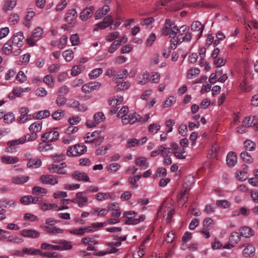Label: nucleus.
Returning a JSON list of instances; mask_svg holds the SVG:
<instances>
[{
  "instance_id": "30",
  "label": "nucleus",
  "mask_w": 258,
  "mask_h": 258,
  "mask_svg": "<svg viewBox=\"0 0 258 258\" xmlns=\"http://www.w3.org/2000/svg\"><path fill=\"white\" fill-rule=\"evenodd\" d=\"M149 236H148L146 239L143 241L140 246L139 248L138 251L134 253V258H141L142 257L144 254L145 253V244L147 243V241L149 240Z\"/></svg>"
},
{
  "instance_id": "18",
  "label": "nucleus",
  "mask_w": 258,
  "mask_h": 258,
  "mask_svg": "<svg viewBox=\"0 0 258 258\" xmlns=\"http://www.w3.org/2000/svg\"><path fill=\"white\" fill-rule=\"evenodd\" d=\"M96 199L99 201L110 200H114L116 196L113 192H98L96 195Z\"/></svg>"
},
{
  "instance_id": "48",
  "label": "nucleus",
  "mask_w": 258,
  "mask_h": 258,
  "mask_svg": "<svg viewBox=\"0 0 258 258\" xmlns=\"http://www.w3.org/2000/svg\"><path fill=\"white\" fill-rule=\"evenodd\" d=\"M76 139V136L73 135L67 134L62 138V142L64 144L69 145Z\"/></svg>"
},
{
  "instance_id": "43",
  "label": "nucleus",
  "mask_w": 258,
  "mask_h": 258,
  "mask_svg": "<svg viewBox=\"0 0 258 258\" xmlns=\"http://www.w3.org/2000/svg\"><path fill=\"white\" fill-rule=\"evenodd\" d=\"M200 72V70L197 68H191L187 73V78L188 79H192L198 76Z\"/></svg>"
},
{
  "instance_id": "21",
  "label": "nucleus",
  "mask_w": 258,
  "mask_h": 258,
  "mask_svg": "<svg viewBox=\"0 0 258 258\" xmlns=\"http://www.w3.org/2000/svg\"><path fill=\"white\" fill-rule=\"evenodd\" d=\"M109 11V7L108 5H105L96 11L94 17L96 20L100 19L106 15Z\"/></svg>"
},
{
  "instance_id": "8",
  "label": "nucleus",
  "mask_w": 258,
  "mask_h": 258,
  "mask_svg": "<svg viewBox=\"0 0 258 258\" xmlns=\"http://www.w3.org/2000/svg\"><path fill=\"white\" fill-rule=\"evenodd\" d=\"M113 23L112 17L111 15H108L104 17L101 22L95 25L96 27L94 28V31H98V29H104L112 25Z\"/></svg>"
},
{
  "instance_id": "3",
  "label": "nucleus",
  "mask_w": 258,
  "mask_h": 258,
  "mask_svg": "<svg viewBox=\"0 0 258 258\" xmlns=\"http://www.w3.org/2000/svg\"><path fill=\"white\" fill-rule=\"evenodd\" d=\"M167 202V201H165L160 206L158 215V216H163L164 218L166 220L167 222L169 223L174 214V210L172 207L171 203H170L168 204Z\"/></svg>"
},
{
  "instance_id": "17",
  "label": "nucleus",
  "mask_w": 258,
  "mask_h": 258,
  "mask_svg": "<svg viewBox=\"0 0 258 258\" xmlns=\"http://www.w3.org/2000/svg\"><path fill=\"white\" fill-rule=\"evenodd\" d=\"M24 37L21 32L16 33L13 38L12 44L16 47H21L24 44Z\"/></svg>"
},
{
  "instance_id": "11",
  "label": "nucleus",
  "mask_w": 258,
  "mask_h": 258,
  "mask_svg": "<svg viewBox=\"0 0 258 258\" xmlns=\"http://www.w3.org/2000/svg\"><path fill=\"white\" fill-rule=\"evenodd\" d=\"M100 86L101 84L99 82H88L83 85L82 90L83 92L87 93L98 89Z\"/></svg>"
},
{
  "instance_id": "31",
  "label": "nucleus",
  "mask_w": 258,
  "mask_h": 258,
  "mask_svg": "<svg viewBox=\"0 0 258 258\" xmlns=\"http://www.w3.org/2000/svg\"><path fill=\"white\" fill-rule=\"evenodd\" d=\"M90 213L94 216H104L108 213V210L104 208H94L91 210Z\"/></svg>"
},
{
  "instance_id": "10",
  "label": "nucleus",
  "mask_w": 258,
  "mask_h": 258,
  "mask_svg": "<svg viewBox=\"0 0 258 258\" xmlns=\"http://www.w3.org/2000/svg\"><path fill=\"white\" fill-rule=\"evenodd\" d=\"M67 106L69 107L74 108L77 111L80 112H85L88 109V107L86 104H80L79 101L74 99L70 100L67 103Z\"/></svg>"
},
{
  "instance_id": "29",
  "label": "nucleus",
  "mask_w": 258,
  "mask_h": 258,
  "mask_svg": "<svg viewBox=\"0 0 258 258\" xmlns=\"http://www.w3.org/2000/svg\"><path fill=\"white\" fill-rule=\"evenodd\" d=\"M192 38V34L191 32H188L184 34H179L177 37V43L180 44L183 41L189 42Z\"/></svg>"
},
{
  "instance_id": "9",
  "label": "nucleus",
  "mask_w": 258,
  "mask_h": 258,
  "mask_svg": "<svg viewBox=\"0 0 258 258\" xmlns=\"http://www.w3.org/2000/svg\"><path fill=\"white\" fill-rule=\"evenodd\" d=\"M52 243L57 244L56 250H67L72 248L71 242L65 240H52Z\"/></svg>"
},
{
  "instance_id": "27",
  "label": "nucleus",
  "mask_w": 258,
  "mask_h": 258,
  "mask_svg": "<svg viewBox=\"0 0 258 258\" xmlns=\"http://www.w3.org/2000/svg\"><path fill=\"white\" fill-rule=\"evenodd\" d=\"M72 176L74 178L78 180H82L86 182L89 181V177L86 173L83 172L76 171L73 173Z\"/></svg>"
},
{
  "instance_id": "15",
  "label": "nucleus",
  "mask_w": 258,
  "mask_h": 258,
  "mask_svg": "<svg viewBox=\"0 0 258 258\" xmlns=\"http://www.w3.org/2000/svg\"><path fill=\"white\" fill-rule=\"evenodd\" d=\"M204 27V25L202 24V23L198 21H196L192 23L191 25V30L193 32H198L197 36V39H199L202 35Z\"/></svg>"
},
{
  "instance_id": "23",
  "label": "nucleus",
  "mask_w": 258,
  "mask_h": 258,
  "mask_svg": "<svg viewBox=\"0 0 258 258\" xmlns=\"http://www.w3.org/2000/svg\"><path fill=\"white\" fill-rule=\"evenodd\" d=\"M240 235L244 238H248L254 235V231L249 227L244 226L240 230Z\"/></svg>"
},
{
  "instance_id": "24",
  "label": "nucleus",
  "mask_w": 258,
  "mask_h": 258,
  "mask_svg": "<svg viewBox=\"0 0 258 258\" xmlns=\"http://www.w3.org/2000/svg\"><path fill=\"white\" fill-rule=\"evenodd\" d=\"M135 163L137 166L140 167L141 170H145L148 168L149 166L147 158L144 157H139L137 158L135 160Z\"/></svg>"
},
{
  "instance_id": "2",
  "label": "nucleus",
  "mask_w": 258,
  "mask_h": 258,
  "mask_svg": "<svg viewBox=\"0 0 258 258\" xmlns=\"http://www.w3.org/2000/svg\"><path fill=\"white\" fill-rule=\"evenodd\" d=\"M85 143H90L94 147L100 145L103 142L104 138L101 136V132L95 131L87 133L84 137Z\"/></svg>"
},
{
  "instance_id": "62",
  "label": "nucleus",
  "mask_w": 258,
  "mask_h": 258,
  "mask_svg": "<svg viewBox=\"0 0 258 258\" xmlns=\"http://www.w3.org/2000/svg\"><path fill=\"white\" fill-rule=\"evenodd\" d=\"M84 69V67L82 65H78L73 67L71 72V75L76 76L79 75Z\"/></svg>"
},
{
  "instance_id": "47",
  "label": "nucleus",
  "mask_w": 258,
  "mask_h": 258,
  "mask_svg": "<svg viewBox=\"0 0 258 258\" xmlns=\"http://www.w3.org/2000/svg\"><path fill=\"white\" fill-rule=\"evenodd\" d=\"M24 255L25 254L36 255L41 254V251L39 249H33L29 248H24L23 249Z\"/></svg>"
},
{
  "instance_id": "38",
  "label": "nucleus",
  "mask_w": 258,
  "mask_h": 258,
  "mask_svg": "<svg viewBox=\"0 0 258 258\" xmlns=\"http://www.w3.org/2000/svg\"><path fill=\"white\" fill-rule=\"evenodd\" d=\"M0 205L6 208L15 207L16 206V203L12 200L2 199L0 200Z\"/></svg>"
},
{
  "instance_id": "28",
  "label": "nucleus",
  "mask_w": 258,
  "mask_h": 258,
  "mask_svg": "<svg viewBox=\"0 0 258 258\" xmlns=\"http://www.w3.org/2000/svg\"><path fill=\"white\" fill-rule=\"evenodd\" d=\"M227 164L229 167L234 166L237 163V157L235 153L230 152L227 156Z\"/></svg>"
},
{
  "instance_id": "14",
  "label": "nucleus",
  "mask_w": 258,
  "mask_h": 258,
  "mask_svg": "<svg viewBox=\"0 0 258 258\" xmlns=\"http://www.w3.org/2000/svg\"><path fill=\"white\" fill-rule=\"evenodd\" d=\"M21 235L25 237L36 238L39 237L40 232L35 229H24L20 232Z\"/></svg>"
},
{
  "instance_id": "53",
  "label": "nucleus",
  "mask_w": 258,
  "mask_h": 258,
  "mask_svg": "<svg viewBox=\"0 0 258 258\" xmlns=\"http://www.w3.org/2000/svg\"><path fill=\"white\" fill-rule=\"evenodd\" d=\"M14 47L13 44L12 45L10 44L9 41H8L3 47V51L6 54H9L12 53L13 50L14 49Z\"/></svg>"
},
{
  "instance_id": "13",
  "label": "nucleus",
  "mask_w": 258,
  "mask_h": 258,
  "mask_svg": "<svg viewBox=\"0 0 258 258\" xmlns=\"http://www.w3.org/2000/svg\"><path fill=\"white\" fill-rule=\"evenodd\" d=\"M40 227L44 230L46 232L53 235H57L58 234H62L63 232V230L58 228L54 225L50 226L47 225H40Z\"/></svg>"
},
{
  "instance_id": "58",
  "label": "nucleus",
  "mask_w": 258,
  "mask_h": 258,
  "mask_svg": "<svg viewBox=\"0 0 258 258\" xmlns=\"http://www.w3.org/2000/svg\"><path fill=\"white\" fill-rule=\"evenodd\" d=\"M42 256L48 258H60L61 255L56 252H47L43 253L41 251V254H40Z\"/></svg>"
},
{
  "instance_id": "37",
  "label": "nucleus",
  "mask_w": 258,
  "mask_h": 258,
  "mask_svg": "<svg viewBox=\"0 0 258 258\" xmlns=\"http://www.w3.org/2000/svg\"><path fill=\"white\" fill-rule=\"evenodd\" d=\"M6 240L8 242L17 244L21 243L24 241V239L16 235H11L7 236Z\"/></svg>"
},
{
  "instance_id": "41",
  "label": "nucleus",
  "mask_w": 258,
  "mask_h": 258,
  "mask_svg": "<svg viewBox=\"0 0 258 258\" xmlns=\"http://www.w3.org/2000/svg\"><path fill=\"white\" fill-rule=\"evenodd\" d=\"M1 161L4 164H14L18 162V159L16 157L4 156L1 157Z\"/></svg>"
},
{
  "instance_id": "4",
  "label": "nucleus",
  "mask_w": 258,
  "mask_h": 258,
  "mask_svg": "<svg viewBox=\"0 0 258 258\" xmlns=\"http://www.w3.org/2000/svg\"><path fill=\"white\" fill-rule=\"evenodd\" d=\"M87 148L85 145L76 144L70 146L67 150V155L69 156H79L86 152Z\"/></svg>"
},
{
  "instance_id": "46",
  "label": "nucleus",
  "mask_w": 258,
  "mask_h": 258,
  "mask_svg": "<svg viewBox=\"0 0 258 258\" xmlns=\"http://www.w3.org/2000/svg\"><path fill=\"white\" fill-rule=\"evenodd\" d=\"M38 137V135L36 134L31 133L26 134L25 136L22 137L24 140V143L26 142H33L35 141Z\"/></svg>"
},
{
  "instance_id": "60",
  "label": "nucleus",
  "mask_w": 258,
  "mask_h": 258,
  "mask_svg": "<svg viewBox=\"0 0 258 258\" xmlns=\"http://www.w3.org/2000/svg\"><path fill=\"white\" fill-rule=\"evenodd\" d=\"M216 205L217 206L223 209H228L231 206L230 202L225 200L217 201Z\"/></svg>"
},
{
  "instance_id": "32",
  "label": "nucleus",
  "mask_w": 258,
  "mask_h": 258,
  "mask_svg": "<svg viewBox=\"0 0 258 258\" xmlns=\"http://www.w3.org/2000/svg\"><path fill=\"white\" fill-rule=\"evenodd\" d=\"M188 197V195L185 190L181 191L177 196L178 205L183 206L186 202Z\"/></svg>"
},
{
  "instance_id": "35",
  "label": "nucleus",
  "mask_w": 258,
  "mask_h": 258,
  "mask_svg": "<svg viewBox=\"0 0 258 258\" xmlns=\"http://www.w3.org/2000/svg\"><path fill=\"white\" fill-rule=\"evenodd\" d=\"M29 179V177L25 175L16 176L12 178V181L15 184H23L27 182Z\"/></svg>"
},
{
  "instance_id": "49",
  "label": "nucleus",
  "mask_w": 258,
  "mask_h": 258,
  "mask_svg": "<svg viewBox=\"0 0 258 258\" xmlns=\"http://www.w3.org/2000/svg\"><path fill=\"white\" fill-rule=\"evenodd\" d=\"M176 102V99L173 96H170L167 98L165 101L162 104V107L163 108H167L171 106Z\"/></svg>"
},
{
  "instance_id": "40",
  "label": "nucleus",
  "mask_w": 258,
  "mask_h": 258,
  "mask_svg": "<svg viewBox=\"0 0 258 258\" xmlns=\"http://www.w3.org/2000/svg\"><path fill=\"white\" fill-rule=\"evenodd\" d=\"M16 5V0H6L3 6V10L7 12L12 10Z\"/></svg>"
},
{
  "instance_id": "7",
  "label": "nucleus",
  "mask_w": 258,
  "mask_h": 258,
  "mask_svg": "<svg viewBox=\"0 0 258 258\" xmlns=\"http://www.w3.org/2000/svg\"><path fill=\"white\" fill-rule=\"evenodd\" d=\"M59 137L57 131H51L43 134L41 136V140L43 142H53L57 141Z\"/></svg>"
},
{
  "instance_id": "50",
  "label": "nucleus",
  "mask_w": 258,
  "mask_h": 258,
  "mask_svg": "<svg viewBox=\"0 0 258 258\" xmlns=\"http://www.w3.org/2000/svg\"><path fill=\"white\" fill-rule=\"evenodd\" d=\"M32 192L34 195H41L42 196L45 195L47 193V190L43 187L40 186H34L32 190Z\"/></svg>"
},
{
  "instance_id": "36",
  "label": "nucleus",
  "mask_w": 258,
  "mask_h": 258,
  "mask_svg": "<svg viewBox=\"0 0 258 258\" xmlns=\"http://www.w3.org/2000/svg\"><path fill=\"white\" fill-rule=\"evenodd\" d=\"M255 253V248L252 244L247 245L243 249L242 254L245 256H250Z\"/></svg>"
},
{
  "instance_id": "52",
  "label": "nucleus",
  "mask_w": 258,
  "mask_h": 258,
  "mask_svg": "<svg viewBox=\"0 0 258 258\" xmlns=\"http://www.w3.org/2000/svg\"><path fill=\"white\" fill-rule=\"evenodd\" d=\"M244 148L248 151H253L255 149V144L251 140H247L244 143Z\"/></svg>"
},
{
  "instance_id": "57",
  "label": "nucleus",
  "mask_w": 258,
  "mask_h": 258,
  "mask_svg": "<svg viewBox=\"0 0 258 258\" xmlns=\"http://www.w3.org/2000/svg\"><path fill=\"white\" fill-rule=\"evenodd\" d=\"M161 126L159 124L154 123L148 126L149 132L152 134H156L160 129Z\"/></svg>"
},
{
  "instance_id": "6",
  "label": "nucleus",
  "mask_w": 258,
  "mask_h": 258,
  "mask_svg": "<svg viewBox=\"0 0 258 258\" xmlns=\"http://www.w3.org/2000/svg\"><path fill=\"white\" fill-rule=\"evenodd\" d=\"M123 101V97L120 95L114 96L109 99V104L113 107L110 110L112 113H116L118 109L117 106L121 104Z\"/></svg>"
},
{
  "instance_id": "56",
  "label": "nucleus",
  "mask_w": 258,
  "mask_h": 258,
  "mask_svg": "<svg viewBox=\"0 0 258 258\" xmlns=\"http://www.w3.org/2000/svg\"><path fill=\"white\" fill-rule=\"evenodd\" d=\"M214 221L210 218H206L203 221L204 228L211 229L214 225Z\"/></svg>"
},
{
  "instance_id": "26",
  "label": "nucleus",
  "mask_w": 258,
  "mask_h": 258,
  "mask_svg": "<svg viewBox=\"0 0 258 258\" xmlns=\"http://www.w3.org/2000/svg\"><path fill=\"white\" fill-rule=\"evenodd\" d=\"M77 16V12L75 9H71L68 11L67 13L66 14V16L64 17V21L70 24L72 22V21L76 19Z\"/></svg>"
},
{
  "instance_id": "1",
  "label": "nucleus",
  "mask_w": 258,
  "mask_h": 258,
  "mask_svg": "<svg viewBox=\"0 0 258 258\" xmlns=\"http://www.w3.org/2000/svg\"><path fill=\"white\" fill-rule=\"evenodd\" d=\"M118 116L121 118L122 122L124 124H133L136 122L138 116L136 113H129L128 107H122L118 112Z\"/></svg>"
},
{
  "instance_id": "44",
  "label": "nucleus",
  "mask_w": 258,
  "mask_h": 258,
  "mask_svg": "<svg viewBox=\"0 0 258 258\" xmlns=\"http://www.w3.org/2000/svg\"><path fill=\"white\" fill-rule=\"evenodd\" d=\"M103 73V70L101 68H97L92 70L89 74V76L90 79H95L97 78Z\"/></svg>"
},
{
  "instance_id": "5",
  "label": "nucleus",
  "mask_w": 258,
  "mask_h": 258,
  "mask_svg": "<svg viewBox=\"0 0 258 258\" xmlns=\"http://www.w3.org/2000/svg\"><path fill=\"white\" fill-rule=\"evenodd\" d=\"M66 166V163L62 162L58 163L55 160L54 163L48 166V170L51 173H56L60 174H65L66 171L64 167Z\"/></svg>"
},
{
  "instance_id": "16",
  "label": "nucleus",
  "mask_w": 258,
  "mask_h": 258,
  "mask_svg": "<svg viewBox=\"0 0 258 258\" xmlns=\"http://www.w3.org/2000/svg\"><path fill=\"white\" fill-rule=\"evenodd\" d=\"M40 181L44 184L55 185L58 183L56 176L51 175H43L40 177Z\"/></svg>"
},
{
  "instance_id": "55",
  "label": "nucleus",
  "mask_w": 258,
  "mask_h": 258,
  "mask_svg": "<svg viewBox=\"0 0 258 258\" xmlns=\"http://www.w3.org/2000/svg\"><path fill=\"white\" fill-rule=\"evenodd\" d=\"M240 157L242 160L248 163H251L253 160L250 155L246 152H243L240 154Z\"/></svg>"
},
{
  "instance_id": "12",
  "label": "nucleus",
  "mask_w": 258,
  "mask_h": 258,
  "mask_svg": "<svg viewBox=\"0 0 258 258\" xmlns=\"http://www.w3.org/2000/svg\"><path fill=\"white\" fill-rule=\"evenodd\" d=\"M71 202L77 203L79 207L82 208L88 202V198L83 192H79L76 194V198L72 200Z\"/></svg>"
},
{
  "instance_id": "61",
  "label": "nucleus",
  "mask_w": 258,
  "mask_h": 258,
  "mask_svg": "<svg viewBox=\"0 0 258 258\" xmlns=\"http://www.w3.org/2000/svg\"><path fill=\"white\" fill-rule=\"evenodd\" d=\"M105 119V116L102 112H99L94 115V120L96 124L103 121Z\"/></svg>"
},
{
  "instance_id": "22",
  "label": "nucleus",
  "mask_w": 258,
  "mask_h": 258,
  "mask_svg": "<svg viewBox=\"0 0 258 258\" xmlns=\"http://www.w3.org/2000/svg\"><path fill=\"white\" fill-rule=\"evenodd\" d=\"M30 90L29 87H26L25 88H14L13 90V93H10L8 95V98L10 100H13L15 98L16 96L19 97L21 95V93L23 92H28Z\"/></svg>"
},
{
  "instance_id": "64",
  "label": "nucleus",
  "mask_w": 258,
  "mask_h": 258,
  "mask_svg": "<svg viewBox=\"0 0 258 258\" xmlns=\"http://www.w3.org/2000/svg\"><path fill=\"white\" fill-rule=\"evenodd\" d=\"M62 55L67 61H70L74 57V53L72 50H67L63 52Z\"/></svg>"
},
{
  "instance_id": "20",
  "label": "nucleus",
  "mask_w": 258,
  "mask_h": 258,
  "mask_svg": "<svg viewBox=\"0 0 258 258\" xmlns=\"http://www.w3.org/2000/svg\"><path fill=\"white\" fill-rule=\"evenodd\" d=\"M243 124L246 127L253 126L258 128V119L254 116L246 117L243 120Z\"/></svg>"
},
{
  "instance_id": "63",
  "label": "nucleus",
  "mask_w": 258,
  "mask_h": 258,
  "mask_svg": "<svg viewBox=\"0 0 258 258\" xmlns=\"http://www.w3.org/2000/svg\"><path fill=\"white\" fill-rule=\"evenodd\" d=\"M239 87L240 89L244 92H249L252 89L251 86L248 83V82H241Z\"/></svg>"
},
{
  "instance_id": "34",
  "label": "nucleus",
  "mask_w": 258,
  "mask_h": 258,
  "mask_svg": "<svg viewBox=\"0 0 258 258\" xmlns=\"http://www.w3.org/2000/svg\"><path fill=\"white\" fill-rule=\"evenodd\" d=\"M28 167L30 168H36L41 165V161L37 158H30L27 164Z\"/></svg>"
},
{
  "instance_id": "59",
  "label": "nucleus",
  "mask_w": 258,
  "mask_h": 258,
  "mask_svg": "<svg viewBox=\"0 0 258 258\" xmlns=\"http://www.w3.org/2000/svg\"><path fill=\"white\" fill-rule=\"evenodd\" d=\"M65 115V112L62 110H57L52 114V118L56 120L61 119Z\"/></svg>"
},
{
  "instance_id": "54",
  "label": "nucleus",
  "mask_w": 258,
  "mask_h": 258,
  "mask_svg": "<svg viewBox=\"0 0 258 258\" xmlns=\"http://www.w3.org/2000/svg\"><path fill=\"white\" fill-rule=\"evenodd\" d=\"M28 109L27 108H21L22 115L20 116L19 121L21 123H25L28 119L27 116L26 115L28 113Z\"/></svg>"
},
{
  "instance_id": "19",
  "label": "nucleus",
  "mask_w": 258,
  "mask_h": 258,
  "mask_svg": "<svg viewBox=\"0 0 258 258\" xmlns=\"http://www.w3.org/2000/svg\"><path fill=\"white\" fill-rule=\"evenodd\" d=\"M94 8L92 6H90L84 9L80 14V18L83 21H86L90 18L94 12Z\"/></svg>"
},
{
  "instance_id": "51",
  "label": "nucleus",
  "mask_w": 258,
  "mask_h": 258,
  "mask_svg": "<svg viewBox=\"0 0 258 258\" xmlns=\"http://www.w3.org/2000/svg\"><path fill=\"white\" fill-rule=\"evenodd\" d=\"M240 236L238 232H233L229 236V240L232 243L237 244L240 241Z\"/></svg>"
},
{
  "instance_id": "42",
  "label": "nucleus",
  "mask_w": 258,
  "mask_h": 258,
  "mask_svg": "<svg viewBox=\"0 0 258 258\" xmlns=\"http://www.w3.org/2000/svg\"><path fill=\"white\" fill-rule=\"evenodd\" d=\"M130 86L129 82H118V84L115 85L114 88L116 91H120L127 89Z\"/></svg>"
},
{
  "instance_id": "33",
  "label": "nucleus",
  "mask_w": 258,
  "mask_h": 258,
  "mask_svg": "<svg viewBox=\"0 0 258 258\" xmlns=\"http://www.w3.org/2000/svg\"><path fill=\"white\" fill-rule=\"evenodd\" d=\"M34 117L38 120L48 117L50 115V112L48 110H43L37 111L34 113Z\"/></svg>"
},
{
  "instance_id": "39",
  "label": "nucleus",
  "mask_w": 258,
  "mask_h": 258,
  "mask_svg": "<svg viewBox=\"0 0 258 258\" xmlns=\"http://www.w3.org/2000/svg\"><path fill=\"white\" fill-rule=\"evenodd\" d=\"M146 138H143V140H144V141H143L141 143L140 141L136 139H130L127 141L126 144V147L127 148H131L133 147H135L136 146H139L142 145L146 141Z\"/></svg>"
},
{
  "instance_id": "45",
  "label": "nucleus",
  "mask_w": 258,
  "mask_h": 258,
  "mask_svg": "<svg viewBox=\"0 0 258 258\" xmlns=\"http://www.w3.org/2000/svg\"><path fill=\"white\" fill-rule=\"evenodd\" d=\"M247 168V166H245V168H244L242 171L236 173V177L239 180L244 181L247 178V172L246 170Z\"/></svg>"
},
{
  "instance_id": "25",
  "label": "nucleus",
  "mask_w": 258,
  "mask_h": 258,
  "mask_svg": "<svg viewBox=\"0 0 258 258\" xmlns=\"http://www.w3.org/2000/svg\"><path fill=\"white\" fill-rule=\"evenodd\" d=\"M42 127V122L40 121H35L32 123L29 127L30 132L35 133L38 135Z\"/></svg>"
}]
</instances>
